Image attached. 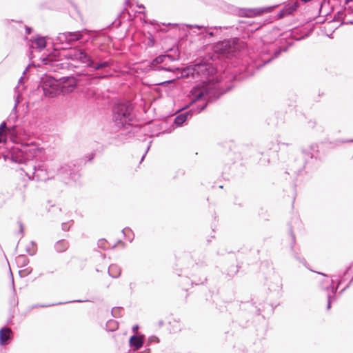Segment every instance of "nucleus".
<instances>
[{
    "mask_svg": "<svg viewBox=\"0 0 353 353\" xmlns=\"http://www.w3.org/2000/svg\"><path fill=\"white\" fill-rule=\"evenodd\" d=\"M130 0H125V5L128 6L130 5Z\"/></svg>",
    "mask_w": 353,
    "mask_h": 353,
    "instance_id": "obj_57",
    "label": "nucleus"
},
{
    "mask_svg": "<svg viewBox=\"0 0 353 353\" xmlns=\"http://www.w3.org/2000/svg\"><path fill=\"white\" fill-rule=\"evenodd\" d=\"M160 340L157 336H150L148 337V341L146 342L145 345L149 347L152 343H159Z\"/></svg>",
    "mask_w": 353,
    "mask_h": 353,
    "instance_id": "obj_33",
    "label": "nucleus"
},
{
    "mask_svg": "<svg viewBox=\"0 0 353 353\" xmlns=\"http://www.w3.org/2000/svg\"><path fill=\"white\" fill-rule=\"evenodd\" d=\"M13 332L12 330L6 325L0 329V345L6 346L12 340Z\"/></svg>",
    "mask_w": 353,
    "mask_h": 353,
    "instance_id": "obj_15",
    "label": "nucleus"
},
{
    "mask_svg": "<svg viewBox=\"0 0 353 353\" xmlns=\"http://www.w3.org/2000/svg\"><path fill=\"white\" fill-rule=\"evenodd\" d=\"M80 167L81 165L77 161H71L63 164L57 169V176L65 183H67L65 181L68 179L76 181L81 176Z\"/></svg>",
    "mask_w": 353,
    "mask_h": 353,
    "instance_id": "obj_8",
    "label": "nucleus"
},
{
    "mask_svg": "<svg viewBox=\"0 0 353 353\" xmlns=\"http://www.w3.org/2000/svg\"><path fill=\"white\" fill-rule=\"evenodd\" d=\"M145 343V336L144 335H132L129 339V345L132 349L135 350H138L141 349Z\"/></svg>",
    "mask_w": 353,
    "mask_h": 353,
    "instance_id": "obj_16",
    "label": "nucleus"
},
{
    "mask_svg": "<svg viewBox=\"0 0 353 353\" xmlns=\"http://www.w3.org/2000/svg\"><path fill=\"white\" fill-rule=\"evenodd\" d=\"M123 236H125L131 241L134 238V234L132 232V230L130 228H125L121 230Z\"/></svg>",
    "mask_w": 353,
    "mask_h": 353,
    "instance_id": "obj_30",
    "label": "nucleus"
},
{
    "mask_svg": "<svg viewBox=\"0 0 353 353\" xmlns=\"http://www.w3.org/2000/svg\"><path fill=\"white\" fill-rule=\"evenodd\" d=\"M106 243H108V241L105 239H101L98 241V247L103 250H106Z\"/></svg>",
    "mask_w": 353,
    "mask_h": 353,
    "instance_id": "obj_38",
    "label": "nucleus"
},
{
    "mask_svg": "<svg viewBox=\"0 0 353 353\" xmlns=\"http://www.w3.org/2000/svg\"><path fill=\"white\" fill-rule=\"evenodd\" d=\"M137 7H138L139 8L145 9V6H144V5H143V4H139V3H137Z\"/></svg>",
    "mask_w": 353,
    "mask_h": 353,
    "instance_id": "obj_55",
    "label": "nucleus"
},
{
    "mask_svg": "<svg viewBox=\"0 0 353 353\" xmlns=\"http://www.w3.org/2000/svg\"><path fill=\"white\" fill-rule=\"evenodd\" d=\"M276 6L256 8H239L238 14L241 17H255L270 12Z\"/></svg>",
    "mask_w": 353,
    "mask_h": 353,
    "instance_id": "obj_12",
    "label": "nucleus"
},
{
    "mask_svg": "<svg viewBox=\"0 0 353 353\" xmlns=\"http://www.w3.org/2000/svg\"><path fill=\"white\" fill-rule=\"evenodd\" d=\"M17 105V99H16L15 105L13 108L12 112L10 114L7 119L6 122L9 123H14L18 120V116L16 112V108Z\"/></svg>",
    "mask_w": 353,
    "mask_h": 353,
    "instance_id": "obj_25",
    "label": "nucleus"
},
{
    "mask_svg": "<svg viewBox=\"0 0 353 353\" xmlns=\"http://www.w3.org/2000/svg\"><path fill=\"white\" fill-rule=\"evenodd\" d=\"M23 83H24V79H23V77H21L19 79V81H18V86H17V87L14 88V90H15V92H19V87H20L21 85H23Z\"/></svg>",
    "mask_w": 353,
    "mask_h": 353,
    "instance_id": "obj_43",
    "label": "nucleus"
},
{
    "mask_svg": "<svg viewBox=\"0 0 353 353\" xmlns=\"http://www.w3.org/2000/svg\"><path fill=\"white\" fill-rule=\"evenodd\" d=\"M46 170L39 168L38 169L36 168V166H34V172L33 176L34 177L37 178L38 180L41 181H46L48 179V177H46Z\"/></svg>",
    "mask_w": 353,
    "mask_h": 353,
    "instance_id": "obj_23",
    "label": "nucleus"
},
{
    "mask_svg": "<svg viewBox=\"0 0 353 353\" xmlns=\"http://www.w3.org/2000/svg\"><path fill=\"white\" fill-rule=\"evenodd\" d=\"M8 132L10 135L21 137L22 136H26V131L23 128H19L16 125H12L10 128H8Z\"/></svg>",
    "mask_w": 353,
    "mask_h": 353,
    "instance_id": "obj_18",
    "label": "nucleus"
},
{
    "mask_svg": "<svg viewBox=\"0 0 353 353\" xmlns=\"http://www.w3.org/2000/svg\"><path fill=\"white\" fill-rule=\"evenodd\" d=\"M69 248V243L65 239H60L54 244V249L58 253L65 252Z\"/></svg>",
    "mask_w": 353,
    "mask_h": 353,
    "instance_id": "obj_20",
    "label": "nucleus"
},
{
    "mask_svg": "<svg viewBox=\"0 0 353 353\" xmlns=\"http://www.w3.org/2000/svg\"><path fill=\"white\" fill-rule=\"evenodd\" d=\"M151 143H152V141H150L149 145H148V146L147 147V149H146V151H145V154H144L142 156V157H141V162L143 160V159L145 158V155H146V154H147L148 151L150 150V144H151Z\"/></svg>",
    "mask_w": 353,
    "mask_h": 353,
    "instance_id": "obj_53",
    "label": "nucleus"
},
{
    "mask_svg": "<svg viewBox=\"0 0 353 353\" xmlns=\"http://www.w3.org/2000/svg\"><path fill=\"white\" fill-rule=\"evenodd\" d=\"M61 228L63 231H68L70 230V226L68 225V223H67V222L62 223Z\"/></svg>",
    "mask_w": 353,
    "mask_h": 353,
    "instance_id": "obj_46",
    "label": "nucleus"
},
{
    "mask_svg": "<svg viewBox=\"0 0 353 353\" xmlns=\"http://www.w3.org/2000/svg\"><path fill=\"white\" fill-rule=\"evenodd\" d=\"M12 290H13V297L10 300V303L14 307L17 306L19 303L18 299L16 297V290L14 288V279L12 277Z\"/></svg>",
    "mask_w": 353,
    "mask_h": 353,
    "instance_id": "obj_28",
    "label": "nucleus"
},
{
    "mask_svg": "<svg viewBox=\"0 0 353 353\" xmlns=\"http://www.w3.org/2000/svg\"><path fill=\"white\" fill-rule=\"evenodd\" d=\"M209 264H210V261H209L208 256L205 254L202 253L195 260V265L194 268L195 269H199V268L205 269L208 266Z\"/></svg>",
    "mask_w": 353,
    "mask_h": 353,
    "instance_id": "obj_17",
    "label": "nucleus"
},
{
    "mask_svg": "<svg viewBox=\"0 0 353 353\" xmlns=\"http://www.w3.org/2000/svg\"><path fill=\"white\" fill-rule=\"evenodd\" d=\"M233 87L232 82H229L227 85L221 82L216 84L203 83L194 85L190 92L191 105H185L181 109L182 112L175 117L174 123L176 127L182 126L193 115L203 111L209 103L219 99Z\"/></svg>",
    "mask_w": 353,
    "mask_h": 353,
    "instance_id": "obj_1",
    "label": "nucleus"
},
{
    "mask_svg": "<svg viewBox=\"0 0 353 353\" xmlns=\"http://www.w3.org/2000/svg\"><path fill=\"white\" fill-rule=\"evenodd\" d=\"M330 284L328 283L327 281L326 280H323L321 283H320V288H321V290H322V286H326V285H328Z\"/></svg>",
    "mask_w": 353,
    "mask_h": 353,
    "instance_id": "obj_52",
    "label": "nucleus"
},
{
    "mask_svg": "<svg viewBox=\"0 0 353 353\" xmlns=\"http://www.w3.org/2000/svg\"><path fill=\"white\" fill-rule=\"evenodd\" d=\"M318 145L317 144H312L310 146V149H303L302 150V157L300 159L301 163L300 165L294 168V170L291 169L290 170L296 176L301 173L305 167V165L309 163V159H312L314 156L312 153V152H318Z\"/></svg>",
    "mask_w": 353,
    "mask_h": 353,
    "instance_id": "obj_11",
    "label": "nucleus"
},
{
    "mask_svg": "<svg viewBox=\"0 0 353 353\" xmlns=\"http://www.w3.org/2000/svg\"><path fill=\"white\" fill-rule=\"evenodd\" d=\"M26 250L29 255L34 256L37 251V243L32 241L30 244L26 246Z\"/></svg>",
    "mask_w": 353,
    "mask_h": 353,
    "instance_id": "obj_26",
    "label": "nucleus"
},
{
    "mask_svg": "<svg viewBox=\"0 0 353 353\" xmlns=\"http://www.w3.org/2000/svg\"><path fill=\"white\" fill-rule=\"evenodd\" d=\"M351 268H352V265H350L349 266H347L346 268V269L344 270V272L343 273H339L337 275H336V277L345 278L346 275L347 274L348 272L350 270Z\"/></svg>",
    "mask_w": 353,
    "mask_h": 353,
    "instance_id": "obj_40",
    "label": "nucleus"
},
{
    "mask_svg": "<svg viewBox=\"0 0 353 353\" xmlns=\"http://www.w3.org/2000/svg\"><path fill=\"white\" fill-rule=\"evenodd\" d=\"M316 272L325 277L331 279L330 284L326 285V286H322V290L326 292L327 295H330L332 299H336L337 296H339V294L337 295V291L339 288V287L335 284L334 278L336 277V276L335 274L329 275L321 272Z\"/></svg>",
    "mask_w": 353,
    "mask_h": 353,
    "instance_id": "obj_13",
    "label": "nucleus"
},
{
    "mask_svg": "<svg viewBox=\"0 0 353 353\" xmlns=\"http://www.w3.org/2000/svg\"><path fill=\"white\" fill-rule=\"evenodd\" d=\"M215 50L223 57H230L233 54L234 49L231 41L228 39L219 41L215 45Z\"/></svg>",
    "mask_w": 353,
    "mask_h": 353,
    "instance_id": "obj_14",
    "label": "nucleus"
},
{
    "mask_svg": "<svg viewBox=\"0 0 353 353\" xmlns=\"http://www.w3.org/2000/svg\"><path fill=\"white\" fill-rule=\"evenodd\" d=\"M334 280L335 284L340 287V285L345 281L346 279L343 277H335Z\"/></svg>",
    "mask_w": 353,
    "mask_h": 353,
    "instance_id": "obj_41",
    "label": "nucleus"
},
{
    "mask_svg": "<svg viewBox=\"0 0 353 353\" xmlns=\"http://www.w3.org/2000/svg\"><path fill=\"white\" fill-rule=\"evenodd\" d=\"M85 301H83V300L77 299V300L68 301H65V302H59V303H50V304H35V305H33L31 306V309H34V308L39 307H51V306H54V305L67 304V303H83Z\"/></svg>",
    "mask_w": 353,
    "mask_h": 353,
    "instance_id": "obj_19",
    "label": "nucleus"
},
{
    "mask_svg": "<svg viewBox=\"0 0 353 353\" xmlns=\"http://www.w3.org/2000/svg\"><path fill=\"white\" fill-rule=\"evenodd\" d=\"M155 39L154 38L152 34L150 33L145 45L147 46V47L151 48L155 45Z\"/></svg>",
    "mask_w": 353,
    "mask_h": 353,
    "instance_id": "obj_34",
    "label": "nucleus"
},
{
    "mask_svg": "<svg viewBox=\"0 0 353 353\" xmlns=\"http://www.w3.org/2000/svg\"><path fill=\"white\" fill-rule=\"evenodd\" d=\"M108 274L114 279L119 278L121 273V268L117 264H111L108 268Z\"/></svg>",
    "mask_w": 353,
    "mask_h": 353,
    "instance_id": "obj_21",
    "label": "nucleus"
},
{
    "mask_svg": "<svg viewBox=\"0 0 353 353\" xmlns=\"http://www.w3.org/2000/svg\"><path fill=\"white\" fill-rule=\"evenodd\" d=\"M112 120L114 126L119 129H127L128 138L135 136L141 130L139 125H134L137 117L134 111V105L127 101H117L112 109Z\"/></svg>",
    "mask_w": 353,
    "mask_h": 353,
    "instance_id": "obj_3",
    "label": "nucleus"
},
{
    "mask_svg": "<svg viewBox=\"0 0 353 353\" xmlns=\"http://www.w3.org/2000/svg\"><path fill=\"white\" fill-rule=\"evenodd\" d=\"M12 318H10V319L8 320L7 324H12Z\"/></svg>",
    "mask_w": 353,
    "mask_h": 353,
    "instance_id": "obj_60",
    "label": "nucleus"
},
{
    "mask_svg": "<svg viewBox=\"0 0 353 353\" xmlns=\"http://www.w3.org/2000/svg\"><path fill=\"white\" fill-rule=\"evenodd\" d=\"M95 156L96 152H92L91 153L85 155L83 159L85 161V163H86L87 162H92Z\"/></svg>",
    "mask_w": 353,
    "mask_h": 353,
    "instance_id": "obj_35",
    "label": "nucleus"
},
{
    "mask_svg": "<svg viewBox=\"0 0 353 353\" xmlns=\"http://www.w3.org/2000/svg\"><path fill=\"white\" fill-rule=\"evenodd\" d=\"M302 225L301 221L298 218H293L292 220L288 223V232L290 236V250L293 254V256L300 263H303L305 265L306 261L304 258H301L298 253L294 250V245L296 243V236L294 233V228H301Z\"/></svg>",
    "mask_w": 353,
    "mask_h": 353,
    "instance_id": "obj_10",
    "label": "nucleus"
},
{
    "mask_svg": "<svg viewBox=\"0 0 353 353\" xmlns=\"http://www.w3.org/2000/svg\"><path fill=\"white\" fill-rule=\"evenodd\" d=\"M290 46L291 44L288 46L278 47L276 48L272 44L264 46L260 54L262 63H256V68L259 69L271 62L273 59L277 58L282 52L287 51Z\"/></svg>",
    "mask_w": 353,
    "mask_h": 353,
    "instance_id": "obj_9",
    "label": "nucleus"
},
{
    "mask_svg": "<svg viewBox=\"0 0 353 353\" xmlns=\"http://www.w3.org/2000/svg\"><path fill=\"white\" fill-rule=\"evenodd\" d=\"M123 311V308L122 307H114L112 309L111 314L112 316L118 318L122 316Z\"/></svg>",
    "mask_w": 353,
    "mask_h": 353,
    "instance_id": "obj_29",
    "label": "nucleus"
},
{
    "mask_svg": "<svg viewBox=\"0 0 353 353\" xmlns=\"http://www.w3.org/2000/svg\"><path fill=\"white\" fill-rule=\"evenodd\" d=\"M34 43L37 46V48L39 51H41L46 47V39L45 37H42L39 34L36 35V37L33 39Z\"/></svg>",
    "mask_w": 353,
    "mask_h": 353,
    "instance_id": "obj_22",
    "label": "nucleus"
},
{
    "mask_svg": "<svg viewBox=\"0 0 353 353\" xmlns=\"http://www.w3.org/2000/svg\"><path fill=\"white\" fill-rule=\"evenodd\" d=\"M39 152L40 148L33 143L14 146L10 161L18 163H26L35 158Z\"/></svg>",
    "mask_w": 353,
    "mask_h": 353,
    "instance_id": "obj_6",
    "label": "nucleus"
},
{
    "mask_svg": "<svg viewBox=\"0 0 353 353\" xmlns=\"http://www.w3.org/2000/svg\"><path fill=\"white\" fill-rule=\"evenodd\" d=\"M188 26L190 27V28H197L198 30H201V29H204L205 28V27H204L203 26H199V25H188Z\"/></svg>",
    "mask_w": 353,
    "mask_h": 353,
    "instance_id": "obj_48",
    "label": "nucleus"
},
{
    "mask_svg": "<svg viewBox=\"0 0 353 353\" xmlns=\"http://www.w3.org/2000/svg\"><path fill=\"white\" fill-rule=\"evenodd\" d=\"M179 173H181L182 175L185 174V172L183 170H179Z\"/></svg>",
    "mask_w": 353,
    "mask_h": 353,
    "instance_id": "obj_63",
    "label": "nucleus"
},
{
    "mask_svg": "<svg viewBox=\"0 0 353 353\" xmlns=\"http://www.w3.org/2000/svg\"><path fill=\"white\" fill-rule=\"evenodd\" d=\"M38 87L43 90L45 96L54 97L60 94L73 92L77 84L74 82L62 84L52 76L46 74L41 77Z\"/></svg>",
    "mask_w": 353,
    "mask_h": 353,
    "instance_id": "obj_4",
    "label": "nucleus"
},
{
    "mask_svg": "<svg viewBox=\"0 0 353 353\" xmlns=\"http://www.w3.org/2000/svg\"><path fill=\"white\" fill-rule=\"evenodd\" d=\"M139 329V325H134L133 327H132V330L134 332L136 330Z\"/></svg>",
    "mask_w": 353,
    "mask_h": 353,
    "instance_id": "obj_56",
    "label": "nucleus"
},
{
    "mask_svg": "<svg viewBox=\"0 0 353 353\" xmlns=\"http://www.w3.org/2000/svg\"><path fill=\"white\" fill-rule=\"evenodd\" d=\"M18 223L19 224V228H20L19 232L21 234H23L24 229H23V223L21 221H19Z\"/></svg>",
    "mask_w": 353,
    "mask_h": 353,
    "instance_id": "obj_54",
    "label": "nucleus"
},
{
    "mask_svg": "<svg viewBox=\"0 0 353 353\" xmlns=\"http://www.w3.org/2000/svg\"><path fill=\"white\" fill-rule=\"evenodd\" d=\"M117 243H121V244H122V245H123V247H125V243H124V242H123L121 240H119V241H117Z\"/></svg>",
    "mask_w": 353,
    "mask_h": 353,
    "instance_id": "obj_59",
    "label": "nucleus"
},
{
    "mask_svg": "<svg viewBox=\"0 0 353 353\" xmlns=\"http://www.w3.org/2000/svg\"><path fill=\"white\" fill-rule=\"evenodd\" d=\"M168 52H171V54L165 53L160 54L153 59L150 62V68L152 70L156 71H166V72H174L179 70V68L174 66H165L161 65L164 63L167 59H169L171 61L179 60L180 58V52L178 48H170Z\"/></svg>",
    "mask_w": 353,
    "mask_h": 353,
    "instance_id": "obj_7",
    "label": "nucleus"
},
{
    "mask_svg": "<svg viewBox=\"0 0 353 353\" xmlns=\"http://www.w3.org/2000/svg\"><path fill=\"white\" fill-rule=\"evenodd\" d=\"M13 150V147L11 148V150L8 152V154H3L2 157L3 158V159L5 161H6L7 159H10V156H11V153Z\"/></svg>",
    "mask_w": 353,
    "mask_h": 353,
    "instance_id": "obj_45",
    "label": "nucleus"
},
{
    "mask_svg": "<svg viewBox=\"0 0 353 353\" xmlns=\"http://www.w3.org/2000/svg\"><path fill=\"white\" fill-rule=\"evenodd\" d=\"M107 330L109 332H113L118 327V325L116 321L110 320L106 323Z\"/></svg>",
    "mask_w": 353,
    "mask_h": 353,
    "instance_id": "obj_31",
    "label": "nucleus"
},
{
    "mask_svg": "<svg viewBox=\"0 0 353 353\" xmlns=\"http://www.w3.org/2000/svg\"><path fill=\"white\" fill-rule=\"evenodd\" d=\"M82 39L81 31L65 32L59 33L57 37L58 43L65 45L63 48H68L63 52V56L78 63L85 64L94 71L109 67V63L103 61L99 50L89 51L83 48L69 47L73 43Z\"/></svg>",
    "mask_w": 353,
    "mask_h": 353,
    "instance_id": "obj_2",
    "label": "nucleus"
},
{
    "mask_svg": "<svg viewBox=\"0 0 353 353\" xmlns=\"http://www.w3.org/2000/svg\"><path fill=\"white\" fill-rule=\"evenodd\" d=\"M352 283H353V276H352V278L349 281V283H347V285H346V286L344 288H343L341 290L339 291V296H341L350 287V285H352Z\"/></svg>",
    "mask_w": 353,
    "mask_h": 353,
    "instance_id": "obj_39",
    "label": "nucleus"
},
{
    "mask_svg": "<svg viewBox=\"0 0 353 353\" xmlns=\"http://www.w3.org/2000/svg\"><path fill=\"white\" fill-rule=\"evenodd\" d=\"M256 303L251 301L242 302L240 310L235 314L232 320L233 326L246 328L251 324V319L254 315H260L261 309L255 305Z\"/></svg>",
    "mask_w": 353,
    "mask_h": 353,
    "instance_id": "obj_5",
    "label": "nucleus"
},
{
    "mask_svg": "<svg viewBox=\"0 0 353 353\" xmlns=\"http://www.w3.org/2000/svg\"><path fill=\"white\" fill-rule=\"evenodd\" d=\"M117 245V243L114 244L113 245L111 246V248L114 249L116 248Z\"/></svg>",
    "mask_w": 353,
    "mask_h": 353,
    "instance_id": "obj_64",
    "label": "nucleus"
},
{
    "mask_svg": "<svg viewBox=\"0 0 353 353\" xmlns=\"http://www.w3.org/2000/svg\"><path fill=\"white\" fill-rule=\"evenodd\" d=\"M234 205H238V206H239V207H241V208L244 207V204H243V202H240V201H239V199H236L234 200Z\"/></svg>",
    "mask_w": 353,
    "mask_h": 353,
    "instance_id": "obj_47",
    "label": "nucleus"
},
{
    "mask_svg": "<svg viewBox=\"0 0 353 353\" xmlns=\"http://www.w3.org/2000/svg\"><path fill=\"white\" fill-rule=\"evenodd\" d=\"M353 1V0H345V5H348L350 2Z\"/></svg>",
    "mask_w": 353,
    "mask_h": 353,
    "instance_id": "obj_58",
    "label": "nucleus"
},
{
    "mask_svg": "<svg viewBox=\"0 0 353 353\" xmlns=\"http://www.w3.org/2000/svg\"><path fill=\"white\" fill-rule=\"evenodd\" d=\"M121 20L117 19L110 25V26L118 28L121 26Z\"/></svg>",
    "mask_w": 353,
    "mask_h": 353,
    "instance_id": "obj_44",
    "label": "nucleus"
},
{
    "mask_svg": "<svg viewBox=\"0 0 353 353\" xmlns=\"http://www.w3.org/2000/svg\"><path fill=\"white\" fill-rule=\"evenodd\" d=\"M327 310H330L331 308L332 303L334 302L336 299H332L330 295H327Z\"/></svg>",
    "mask_w": 353,
    "mask_h": 353,
    "instance_id": "obj_42",
    "label": "nucleus"
},
{
    "mask_svg": "<svg viewBox=\"0 0 353 353\" xmlns=\"http://www.w3.org/2000/svg\"><path fill=\"white\" fill-rule=\"evenodd\" d=\"M163 324H164L163 321H162V320L159 321V325L160 326H162Z\"/></svg>",
    "mask_w": 353,
    "mask_h": 353,
    "instance_id": "obj_61",
    "label": "nucleus"
},
{
    "mask_svg": "<svg viewBox=\"0 0 353 353\" xmlns=\"http://www.w3.org/2000/svg\"><path fill=\"white\" fill-rule=\"evenodd\" d=\"M25 30H26V33L28 35L30 34L33 31V29L31 27L28 26H25Z\"/></svg>",
    "mask_w": 353,
    "mask_h": 353,
    "instance_id": "obj_50",
    "label": "nucleus"
},
{
    "mask_svg": "<svg viewBox=\"0 0 353 353\" xmlns=\"http://www.w3.org/2000/svg\"><path fill=\"white\" fill-rule=\"evenodd\" d=\"M239 265H231L226 274L227 276H228V279L233 277L238 272H239Z\"/></svg>",
    "mask_w": 353,
    "mask_h": 353,
    "instance_id": "obj_27",
    "label": "nucleus"
},
{
    "mask_svg": "<svg viewBox=\"0 0 353 353\" xmlns=\"http://www.w3.org/2000/svg\"><path fill=\"white\" fill-rule=\"evenodd\" d=\"M310 123L311 124V125H310V126H311L312 128H313V127L314 126V125H315V123H314V122H312V121H310Z\"/></svg>",
    "mask_w": 353,
    "mask_h": 353,
    "instance_id": "obj_62",
    "label": "nucleus"
},
{
    "mask_svg": "<svg viewBox=\"0 0 353 353\" xmlns=\"http://www.w3.org/2000/svg\"><path fill=\"white\" fill-rule=\"evenodd\" d=\"M207 281V277L205 276L199 278L198 279H194L192 280V283H194L195 285L203 284Z\"/></svg>",
    "mask_w": 353,
    "mask_h": 353,
    "instance_id": "obj_37",
    "label": "nucleus"
},
{
    "mask_svg": "<svg viewBox=\"0 0 353 353\" xmlns=\"http://www.w3.org/2000/svg\"><path fill=\"white\" fill-rule=\"evenodd\" d=\"M16 262L19 267H25L29 263V259L25 254H20L16 258Z\"/></svg>",
    "mask_w": 353,
    "mask_h": 353,
    "instance_id": "obj_24",
    "label": "nucleus"
},
{
    "mask_svg": "<svg viewBox=\"0 0 353 353\" xmlns=\"http://www.w3.org/2000/svg\"><path fill=\"white\" fill-rule=\"evenodd\" d=\"M201 34L203 35V37H213L214 36V31H210L208 30V28H205V30L201 32Z\"/></svg>",
    "mask_w": 353,
    "mask_h": 353,
    "instance_id": "obj_36",
    "label": "nucleus"
},
{
    "mask_svg": "<svg viewBox=\"0 0 353 353\" xmlns=\"http://www.w3.org/2000/svg\"><path fill=\"white\" fill-rule=\"evenodd\" d=\"M136 353H151V349L145 345L144 350L137 352Z\"/></svg>",
    "mask_w": 353,
    "mask_h": 353,
    "instance_id": "obj_49",
    "label": "nucleus"
},
{
    "mask_svg": "<svg viewBox=\"0 0 353 353\" xmlns=\"http://www.w3.org/2000/svg\"><path fill=\"white\" fill-rule=\"evenodd\" d=\"M57 211H59V212H61V208L56 207V206H54V205H52V206H51V209H50V210H49V211H50V212H51V211H54V212H55V211H57Z\"/></svg>",
    "mask_w": 353,
    "mask_h": 353,
    "instance_id": "obj_51",
    "label": "nucleus"
},
{
    "mask_svg": "<svg viewBox=\"0 0 353 353\" xmlns=\"http://www.w3.org/2000/svg\"><path fill=\"white\" fill-rule=\"evenodd\" d=\"M32 271V268L28 267L25 269L19 270V275L20 276V277H26V276H28L29 274H30Z\"/></svg>",
    "mask_w": 353,
    "mask_h": 353,
    "instance_id": "obj_32",
    "label": "nucleus"
}]
</instances>
